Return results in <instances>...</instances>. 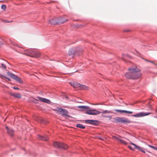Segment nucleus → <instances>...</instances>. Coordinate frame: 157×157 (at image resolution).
Here are the masks:
<instances>
[{
	"label": "nucleus",
	"instance_id": "f257e3e1",
	"mask_svg": "<svg viewBox=\"0 0 157 157\" xmlns=\"http://www.w3.org/2000/svg\"><path fill=\"white\" fill-rule=\"evenodd\" d=\"M129 72L125 75V77L128 78L136 79L140 78L141 74L140 72V69L136 65H134L128 68Z\"/></svg>",
	"mask_w": 157,
	"mask_h": 157
},
{
	"label": "nucleus",
	"instance_id": "f03ea898",
	"mask_svg": "<svg viewBox=\"0 0 157 157\" xmlns=\"http://www.w3.org/2000/svg\"><path fill=\"white\" fill-rule=\"evenodd\" d=\"M53 110L58 114H61L62 116H65L69 117H70V116L67 114L68 111L65 109L57 107L55 109H53Z\"/></svg>",
	"mask_w": 157,
	"mask_h": 157
},
{
	"label": "nucleus",
	"instance_id": "7ed1b4c3",
	"mask_svg": "<svg viewBox=\"0 0 157 157\" xmlns=\"http://www.w3.org/2000/svg\"><path fill=\"white\" fill-rule=\"evenodd\" d=\"M53 146L56 147L58 148H62L64 149H67L68 146L67 144L62 142H55L54 143Z\"/></svg>",
	"mask_w": 157,
	"mask_h": 157
},
{
	"label": "nucleus",
	"instance_id": "20e7f679",
	"mask_svg": "<svg viewBox=\"0 0 157 157\" xmlns=\"http://www.w3.org/2000/svg\"><path fill=\"white\" fill-rule=\"evenodd\" d=\"M115 122H121L123 123H129L130 121L128 119L124 117H117L114 118Z\"/></svg>",
	"mask_w": 157,
	"mask_h": 157
},
{
	"label": "nucleus",
	"instance_id": "39448f33",
	"mask_svg": "<svg viewBox=\"0 0 157 157\" xmlns=\"http://www.w3.org/2000/svg\"><path fill=\"white\" fill-rule=\"evenodd\" d=\"M7 74L10 77L15 80L16 81L20 82L22 83V80L18 76L12 74L9 72H7Z\"/></svg>",
	"mask_w": 157,
	"mask_h": 157
},
{
	"label": "nucleus",
	"instance_id": "423d86ee",
	"mask_svg": "<svg viewBox=\"0 0 157 157\" xmlns=\"http://www.w3.org/2000/svg\"><path fill=\"white\" fill-rule=\"evenodd\" d=\"M88 110L86 111V113L89 115H96L99 114L100 112L96 110L95 109H88Z\"/></svg>",
	"mask_w": 157,
	"mask_h": 157
},
{
	"label": "nucleus",
	"instance_id": "0eeeda50",
	"mask_svg": "<svg viewBox=\"0 0 157 157\" xmlns=\"http://www.w3.org/2000/svg\"><path fill=\"white\" fill-rule=\"evenodd\" d=\"M35 51H33L30 49L26 50L24 51V54L26 56L33 57Z\"/></svg>",
	"mask_w": 157,
	"mask_h": 157
},
{
	"label": "nucleus",
	"instance_id": "6e6552de",
	"mask_svg": "<svg viewBox=\"0 0 157 157\" xmlns=\"http://www.w3.org/2000/svg\"><path fill=\"white\" fill-rule=\"evenodd\" d=\"M151 113H147L145 112H140L132 115V116L135 117H141L144 116L148 115Z\"/></svg>",
	"mask_w": 157,
	"mask_h": 157
},
{
	"label": "nucleus",
	"instance_id": "1a4fd4ad",
	"mask_svg": "<svg viewBox=\"0 0 157 157\" xmlns=\"http://www.w3.org/2000/svg\"><path fill=\"white\" fill-rule=\"evenodd\" d=\"M49 23L52 25L60 24L62 23L61 21H57V18H55L49 20Z\"/></svg>",
	"mask_w": 157,
	"mask_h": 157
},
{
	"label": "nucleus",
	"instance_id": "9d476101",
	"mask_svg": "<svg viewBox=\"0 0 157 157\" xmlns=\"http://www.w3.org/2000/svg\"><path fill=\"white\" fill-rule=\"evenodd\" d=\"M110 113L111 112L110 111L107 110L104 111L101 113H102L101 116L103 117H104L108 118L109 119V120H110L111 119V116L105 115V114L107 113Z\"/></svg>",
	"mask_w": 157,
	"mask_h": 157
},
{
	"label": "nucleus",
	"instance_id": "9b49d317",
	"mask_svg": "<svg viewBox=\"0 0 157 157\" xmlns=\"http://www.w3.org/2000/svg\"><path fill=\"white\" fill-rule=\"evenodd\" d=\"M85 122L92 124L97 125L98 123V121L95 120H85Z\"/></svg>",
	"mask_w": 157,
	"mask_h": 157
},
{
	"label": "nucleus",
	"instance_id": "f8f14e48",
	"mask_svg": "<svg viewBox=\"0 0 157 157\" xmlns=\"http://www.w3.org/2000/svg\"><path fill=\"white\" fill-rule=\"evenodd\" d=\"M6 128L7 130V132L9 135L13 136L14 135V131L11 129L9 128L8 127L6 126Z\"/></svg>",
	"mask_w": 157,
	"mask_h": 157
},
{
	"label": "nucleus",
	"instance_id": "ddd939ff",
	"mask_svg": "<svg viewBox=\"0 0 157 157\" xmlns=\"http://www.w3.org/2000/svg\"><path fill=\"white\" fill-rule=\"evenodd\" d=\"M71 86H72L74 88H80L81 84L78 83L77 82L72 83L71 84Z\"/></svg>",
	"mask_w": 157,
	"mask_h": 157
},
{
	"label": "nucleus",
	"instance_id": "4468645a",
	"mask_svg": "<svg viewBox=\"0 0 157 157\" xmlns=\"http://www.w3.org/2000/svg\"><path fill=\"white\" fill-rule=\"evenodd\" d=\"M11 95L14 96L15 97L20 98H21V96L19 93H11L10 94Z\"/></svg>",
	"mask_w": 157,
	"mask_h": 157
},
{
	"label": "nucleus",
	"instance_id": "2eb2a0df",
	"mask_svg": "<svg viewBox=\"0 0 157 157\" xmlns=\"http://www.w3.org/2000/svg\"><path fill=\"white\" fill-rule=\"evenodd\" d=\"M130 144L131 145L134 146V148H136V149L141 151L142 152H143L144 153H145V151L144 150H143L140 147L137 146L134 143H132V142H130Z\"/></svg>",
	"mask_w": 157,
	"mask_h": 157
},
{
	"label": "nucleus",
	"instance_id": "dca6fc26",
	"mask_svg": "<svg viewBox=\"0 0 157 157\" xmlns=\"http://www.w3.org/2000/svg\"><path fill=\"white\" fill-rule=\"evenodd\" d=\"M115 111L117 112L121 113H128L130 114H132L133 113V112L132 111H129L126 110H121L119 109H115Z\"/></svg>",
	"mask_w": 157,
	"mask_h": 157
},
{
	"label": "nucleus",
	"instance_id": "f3484780",
	"mask_svg": "<svg viewBox=\"0 0 157 157\" xmlns=\"http://www.w3.org/2000/svg\"><path fill=\"white\" fill-rule=\"evenodd\" d=\"M77 107L80 108L82 111L88 110L90 108L89 107L86 106H78Z\"/></svg>",
	"mask_w": 157,
	"mask_h": 157
},
{
	"label": "nucleus",
	"instance_id": "a211bd4d",
	"mask_svg": "<svg viewBox=\"0 0 157 157\" xmlns=\"http://www.w3.org/2000/svg\"><path fill=\"white\" fill-rule=\"evenodd\" d=\"M37 98H38L39 100L42 102H45L47 103H49L50 102L49 100L46 99L45 98H41L40 97H38Z\"/></svg>",
	"mask_w": 157,
	"mask_h": 157
},
{
	"label": "nucleus",
	"instance_id": "6ab92c4d",
	"mask_svg": "<svg viewBox=\"0 0 157 157\" xmlns=\"http://www.w3.org/2000/svg\"><path fill=\"white\" fill-rule=\"evenodd\" d=\"M57 21H61L62 23H61V24L67 21V20L64 19L63 17H60L58 18H57Z\"/></svg>",
	"mask_w": 157,
	"mask_h": 157
},
{
	"label": "nucleus",
	"instance_id": "aec40b11",
	"mask_svg": "<svg viewBox=\"0 0 157 157\" xmlns=\"http://www.w3.org/2000/svg\"><path fill=\"white\" fill-rule=\"evenodd\" d=\"M41 56L40 53L36 51H35L33 56V57L38 58L40 57Z\"/></svg>",
	"mask_w": 157,
	"mask_h": 157
},
{
	"label": "nucleus",
	"instance_id": "412c9836",
	"mask_svg": "<svg viewBox=\"0 0 157 157\" xmlns=\"http://www.w3.org/2000/svg\"><path fill=\"white\" fill-rule=\"evenodd\" d=\"M38 138L44 141H47L48 139V138L46 136H43L40 135L38 136Z\"/></svg>",
	"mask_w": 157,
	"mask_h": 157
},
{
	"label": "nucleus",
	"instance_id": "4be33fe9",
	"mask_svg": "<svg viewBox=\"0 0 157 157\" xmlns=\"http://www.w3.org/2000/svg\"><path fill=\"white\" fill-rule=\"evenodd\" d=\"M89 88L87 86L81 84L80 89L83 90H87L89 89Z\"/></svg>",
	"mask_w": 157,
	"mask_h": 157
},
{
	"label": "nucleus",
	"instance_id": "5701e85b",
	"mask_svg": "<svg viewBox=\"0 0 157 157\" xmlns=\"http://www.w3.org/2000/svg\"><path fill=\"white\" fill-rule=\"evenodd\" d=\"M121 136H113L112 137V139L114 140H116L117 141H118Z\"/></svg>",
	"mask_w": 157,
	"mask_h": 157
},
{
	"label": "nucleus",
	"instance_id": "b1692460",
	"mask_svg": "<svg viewBox=\"0 0 157 157\" xmlns=\"http://www.w3.org/2000/svg\"><path fill=\"white\" fill-rule=\"evenodd\" d=\"M118 141H119L121 144H122L125 145H126L127 144L126 142L122 139V138L121 137L120 138Z\"/></svg>",
	"mask_w": 157,
	"mask_h": 157
},
{
	"label": "nucleus",
	"instance_id": "393cba45",
	"mask_svg": "<svg viewBox=\"0 0 157 157\" xmlns=\"http://www.w3.org/2000/svg\"><path fill=\"white\" fill-rule=\"evenodd\" d=\"M118 141H119L121 144H122L125 145H126L127 144L126 142L122 139V138L121 137L120 138Z\"/></svg>",
	"mask_w": 157,
	"mask_h": 157
},
{
	"label": "nucleus",
	"instance_id": "a878e982",
	"mask_svg": "<svg viewBox=\"0 0 157 157\" xmlns=\"http://www.w3.org/2000/svg\"><path fill=\"white\" fill-rule=\"evenodd\" d=\"M118 141H119L121 144H122L125 145H126L127 144L126 142L122 139V138L121 137L120 138Z\"/></svg>",
	"mask_w": 157,
	"mask_h": 157
},
{
	"label": "nucleus",
	"instance_id": "bb28decb",
	"mask_svg": "<svg viewBox=\"0 0 157 157\" xmlns=\"http://www.w3.org/2000/svg\"><path fill=\"white\" fill-rule=\"evenodd\" d=\"M76 126L77 127L79 128L82 129H84L85 128V127L82 124H77Z\"/></svg>",
	"mask_w": 157,
	"mask_h": 157
},
{
	"label": "nucleus",
	"instance_id": "cd10ccee",
	"mask_svg": "<svg viewBox=\"0 0 157 157\" xmlns=\"http://www.w3.org/2000/svg\"><path fill=\"white\" fill-rule=\"evenodd\" d=\"M131 57L129 55L126 54H123L122 58L124 60L125 58L129 59Z\"/></svg>",
	"mask_w": 157,
	"mask_h": 157
},
{
	"label": "nucleus",
	"instance_id": "c85d7f7f",
	"mask_svg": "<svg viewBox=\"0 0 157 157\" xmlns=\"http://www.w3.org/2000/svg\"><path fill=\"white\" fill-rule=\"evenodd\" d=\"M69 55H71L73 54H75L74 52V51L71 49H70L68 53Z\"/></svg>",
	"mask_w": 157,
	"mask_h": 157
},
{
	"label": "nucleus",
	"instance_id": "c756f323",
	"mask_svg": "<svg viewBox=\"0 0 157 157\" xmlns=\"http://www.w3.org/2000/svg\"><path fill=\"white\" fill-rule=\"evenodd\" d=\"M148 146L149 147H151V148H153L154 149L157 150V147H154L153 146H151V145H149V144L148 145Z\"/></svg>",
	"mask_w": 157,
	"mask_h": 157
},
{
	"label": "nucleus",
	"instance_id": "7c9ffc66",
	"mask_svg": "<svg viewBox=\"0 0 157 157\" xmlns=\"http://www.w3.org/2000/svg\"><path fill=\"white\" fill-rule=\"evenodd\" d=\"M1 8L2 9L5 10L6 9V6L5 5H2L1 6Z\"/></svg>",
	"mask_w": 157,
	"mask_h": 157
},
{
	"label": "nucleus",
	"instance_id": "2f4dec72",
	"mask_svg": "<svg viewBox=\"0 0 157 157\" xmlns=\"http://www.w3.org/2000/svg\"><path fill=\"white\" fill-rule=\"evenodd\" d=\"M128 147L130 149H131L132 150H134L135 149H136V148H134V146H133V147H132L131 146H128Z\"/></svg>",
	"mask_w": 157,
	"mask_h": 157
},
{
	"label": "nucleus",
	"instance_id": "473e14b6",
	"mask_svg": "<svg viewBox=\"0 0 157 157\" xmlns=\"http://www.w3.org/2000/svg\"><path fill=\"white\" fill-rule=\"evenodd\" d=\"M1 65H2V67L3 68H4V69H6V66L5 64H4L2 63L1 64Z\"/></svg>",
	"mask_w": 157,
	"mask_h": 157
},
{
	"label": "nucleus",
	"instance_id": "72a5a7b5",
	"mask_svg": "<svg viewBox=\"0 0 157 157\" xmlns=\"http://www.w3.org/2000/svg\"><path fill=\"white\" fill-rule=\"evenodd\" d=\"M3 44L2 41H0V47H2Z\"/></svg>",
	"mask_w": 157,
	"mask_h": 157
},
{
	"label": "nucleus",
	"instance_id": "f704fd0d",
	"mask_svg": "<svg viewBox=\"0 0 157 157\" xmlns=\"http://www.w3.org/2000/svg\"><path fill=\"white\" fill-rule=\"evenodd\" d=\"M5 77H6L0 74V78H2L3 77L5 78Z\"/></svg>",
	"mask_w": 157,
	"mask_h": 157
},
{
	"label": "nucleus",
	"instance_id": "c9c22d12",
	"mask_svg": "<svg viewBox=\"0 0 157 157\" xmlns=\"http://www.w3.org/2000/svg\"><path fill=\"white\" fill-rule=\"evenodd\" d=\"M13 88L15 90H19V88L17 87H13Z\"/></svg>",
	"mask_w": 157,
	"mask_h": 157
},
{
	"label": "nucleus",
	"instance_id": "e433bc0d",
	"mask_svg": "<svg viewBox=\"0 0 157 157\" xmlns=\"http://www.w3.org/2000/svg\"><path fill=\"white\" fill-rule=\"evenodd\" d=\"M98 138L100 139L101 140H104V138H101V137H98Z\"/></svg>",
	"mask_w": 157,
	"mask_h": 157
},
{
	"label": "nucleus",
	"instance_id": "4c0bfd02",
	"mask_svg": "<svg viewBox=\"0 0 157 157\" xmlns=\"http://www.w3.org/2000/svg\"><path fill=\"white\" fill-rule=\"evenodd\" d=\"M5 78H6V79H7L8 80H9V81H10V78H7L6 77H5Z\"/></svg>",
	"mask_w": 157,
	"mask_h": 157
},
{
	"label": "nucleus",
	"instance_id": "58836bf2",
	"mask_svg": "<svg viewBox=\"0 0 157 157\" xmlns=\"http://www.w3.org/2000/svg\"><path fill=\"white\" fill-rule=\"evenodd\" d=\"M124 31L125 32H128V30H125Z\"/></svg>",
	"mask_w": 157,
	"mask_h": 157
},
{
	"label": "nucleus",
	"instance_id": "ea45409f",
	"mask_svg": "<svg viewBox=\"0 0 157 157\" xmlns=\"http://www.w3.org/2000/svg\"><path fill=\"white\" fill-rule=\"evenodd\" d=\"M149 62H151V63H153V64H154V63H153V62L152 61H149Z\"/></svg>",
	"mask_w": 157,
	"mask_h": 157
},
{
	"label": "nucleus",
	"instance_id": "a19ab883",
	"mask_svg": "<svg viewBox=\"0 0 157 157\" xmlns=\"http://www.w3.org/2000/svg\"><path fill=\"white\" fill-rule=\"evenodd\" d=\"M146 60V61H148V62H149V61H150V60Z\"/></svg>",
	"mask_w": 157,
	"mask_h": 157
},
{
	"label": "nucleus",
	"instance_id": "79ce46f5",
	"mask_svg": "<svg viewBox=\"0 0 157 157\" xmlns=\"http://www.w3.org/2000/svg\"><path fill=\"white\" fill-rule=\"evenodd\" d=\"M146 60V61H148V62H149V61H150V60Z\"/></svg>",
	"mask_w": 157,
	"mask_h": 157
},
{
	"label": "nucleus",
	"instance_id": "37998d69",
	"mask_svg": "<svg viewBox=\"0 0 157 157\" xmlns=\"http://www.w3.org/2000/svg\"><path fill=\"white\" fill-rule=\"evenodd\" d=\"M10 43H12V42L10 40Z\"/></svg>",
	"mask_w": 157,
	"mask_h": 157
}]
</instances>
